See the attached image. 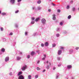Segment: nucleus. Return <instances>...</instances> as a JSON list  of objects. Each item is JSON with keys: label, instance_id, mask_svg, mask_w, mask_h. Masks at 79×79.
<instances>
[{"label": "nucleus", "instance_id": "nucleus-1", "mask_svg": "<svg viewBox=\"0 0 79 79\" xmlns=\"http://www.w3.org/2000/svg\"><path fill=\"white\" fill-rule=\"evenodd\" d=\"M41 21L43 24H45L46 23V20L45 19H41Z\"/></svg>", "mask_w": 79, "mask_h": 79}, {"label": "nucleus", "instance_id": "nucleus-2", "mask_svg": "<svg viewBox=\"0 0 79 79\" xmlns=\"http://www.w3.org/2000/svg\"><path fill=\"white\" fill-rule=\"evenodd\" d=\"M26 68H27V66L26 65H25V66H23V67L22 68V71H24L26 69Z\"/></svg>", "mask_w": 79, "mask_h": 79}, {"label": "nucleus", "instance_id": "nucleus-3", "mask_svg": "<svg viewBox=\"0 0 79 79\" xmlns=\"http://www.w3.org/2000/svg\"><path fill=\"white\" fill-rule=\"evenodd\" d=\"M56 16L55 15V14H53L52 15V19L53 20H55L56 19V17H55Z\"/></svg>", "mask_w": 79, "mask_h": 79}, {"label": "nucleus", "instance_id": "nucleus-4", "mask_svg": "<svg viewBox=\"0 0 79 79\" xmlns=\"http://www.w3.org/2000/svg\"><path fill=\"white\" fill-rule=\"evenodd\" d=\"M9 58L8 57H6L5 59V61H6V62H7V61H9Z\"/></svg>", "mask_w": 79, "mask_h": 79}, {"label": "nucleus", "instance_id": "nucleus-5", "mask_svg": "<svg viewBox=\"0 0 79 79\" xmlns=\"http://www.w3.org/2000/svg\"><path fill=\"white\" fill-rule=\"evenodd\" d=\"M10 2L12 4H14L15 2V0H10Z\"/></svg>", "mask_w": 79, "mask_h": 79}, {"label": "nucleus", "instance_id": "nucleus-6", "mask_svg": "<svg viewBox=\"0 0 79 79\" xmlns=\"http://www.w3.org/2000/svg\"><path fill=\"white\" fill-rule=\"evenodd\" d=\"M19 79H24V77L22 75H21L19 77Z\"/></svg>", "mask_w": 79, "mask_h": 79}, {"label": "nucleus", "instance_id": "nucleus-7", "mask_svg": "<svg viewBox=\"0 0 79 79\" xmlns=\"http://www.w3.org/2000/svg\"><path fill=\"white\" fill-rule=\"evenodd\" d=\"M61 50H59L58 52V55H61Z\"/></svg>", "mask_w": 79, "mask_h": 79}, {"label": "nucleus", "instance_id": "nucleus-8", "mask_svg": "<svg viewBox=\"0 0 79 79\" xmlns=\"http://www.w3.org/2000/svg\"><path fill=\"white\" fill-rule=\"evenodd\" d=\"M44 45L45 46H46V47H47V46H48V42H46L45 43Z\"/></svg>", "mask_w": 79, "mask_h": 79}, {"label": "nucleus", "instance_id": "nucleus-9", "mask_svg": "<svg viewBox=\"0 0 79 79\" xmlns=\"http://www.w3.org/2000/svg\"><path fill=\"white\" fill-rule=\"evenodd\" d=\"M67 67L68 69H70L72 68V66L71 65H68L67 66Z\"/></svg>", "mask_w": 79, "mask_h": 79}, {"label": "nucleus", "instance_id": "nucleus-10", "mask_svg": "<svg viewBox=\"0 0 79 79\" xmlns=\"http://www.w3.org/2000/svg\"><path fill=\"white\" fill-rule=\"evenodd\" d=\"M23 73L22 72H20L19 73H18V76H20V75H21V74H22Z\"/></svg>", "mask_w": 79, "mask_h": 79}, {"label": "nucleus", "instance_id": "nucleus-11", "mask_svg": "<svg viewBox=\"0 0 79 79\" xmlns=\"http://www.w3.org/2000/svg\"><path fill=\"white\" fill-rule=\"evenodd\" d=\"M42 8L41 7H40V6L37 7V9L38 10H41Z\"/></svg>", "mask_w": 79, "mask_h": 79}, {"label": "nucleus", "instance_id": "nucleus-12", "mask_svg": "<svg viewBox=\"0 0 79 79\" xmlns=\"http://www.w3.org/2000/svg\"><path fill=\"white\" fill-rule=\"evenodd\" d=\"M34 54H35V52H34L33 51L31 52V55H32V56H33V55H34Z\"/></svg>", "mask_w": 79, "mask_h": 79}, {"label": "nucleus", "instance_id": "nucleus-13", "mask_svg": "<svg viewBox=\"0 0 79 79\" xmlns=\"http://www.w3.org/2000/svg\"><path fill=\"white\" fill-rule=\"evenodd\" d=\"M1 52H5V49L3 48L2 49V50H1Z\"/></svg>", "mask_w": 79, "mask_h": 79}, {"label": "nucleus", "instance_id": "nucleus-14", "mask_svg": "<svg viewBox=\"0 0 79 79\" xmlns=\"http://www.w3.org/2000/svg\"><path fill=\"white\" fill-rule=\"evenodd\" d=\"M40 19V18H38L36 19H35V21H36V22H37V21H38Z\"/></svg>", "mask_w": 79, "mask_h": 79}, {"label": "nucleus", "instance_id": "nucleus-15", "mask_svg": "<svg viewBox=\"0 0 79 79\" xmlns=\"http://www.w3.org/2000/svg\"><path fill=\"white\" fill-rule=\"evenodd\" d=\"M28 79H31V75H29L28 76Z\"/></svg>", "mask_w": 79, "mask_h": 79}, {"label": "nucleus", "instance_id": "nucleus-16", "mask_svg": "<svg viewBox=\"0 0 79 79\" xmlns=\"http://www.w3.org/2000/svg\"><path fill=\"white\" fill-rule=\"evenodd\" d=\"M21 58L19 57H17V60H19L20 59H21Z\"/></svg>", "mask_w": 79, "mask_h": 79}, {"label": "nucleus", "instance_id": "nucleus-17", "mask_svg": "<svg viewBox=\"0 0 79 79\" xmlns=\"http://www.w3.org/2000/svg\"><path fill=\"white\" fill-rule=\"evenodd\" d=\"M37 3H38V4H40V3H41V0H39L37 2Z\"/></svg>", "mask_w": 79, "mask_h": 79}, {"label": "nucleus", "instance_id": "nucleus-18", "mask_svg": "<svg viewBox=\"0 0 79 79\" xmlns=\"http://www.w3.org/2000/svg\"><path fill=\"white\" fill-rule=\"evenodd\" d=\"M72 10H73V11H75L76 9L75 8L73 7V8H72Z\"/></svg>", "mask_w": 79, "mask_h": 79}, {"label": "nucleus", "instance_id": "nucleus-19", "mask_svg": "<svg viewBox=\"0 0 79 79\" xmlns=\"http://www.w3.org/2000/svg\"><path fill=\"white\" fill-rule=\"evenodd\" d=\"M56 37H60V34H57L56 35Z\"/></svg>", "mask_w": 79, "mask_h": 79}, {"label": "nucleus", "instance_id": "nucleus-20", "mask_svg": "<svg viewBox=\"0 0 79 79\" xmlns=\"http://www.w3.org/2000/svg\"><path fill=\"white\" fill-rule=\"evenodd\" d=\"M56 47V44H52V47Z\"/></svg>", "mask_w": 79, "mask_h": 79}, {"label": "nucleus", "instance_id": "nucleus-21", "mask_svg": "<svg viewBox=\"0 0 79 79\" xmlns=\"http://www.w3.org/2000/svg\"><path fill=\"white\" fill-rule=\"evenodd\" d=\"M37 70H38V71H39V70H40L41 69H40V68L39 67H37Z\"/></svg>", "mask_w": 79, "mask_h": 79}, {"label": "nucleus", "instance_id": "nucleus-22", "mask_svg": "<svg viewBox=\"0 0 79 79\" xmlns=\"http://www.w3.org/2000/svg\"><path fill=\"white\" fill-rule=\"evenodd\" d=\"M71 18V15H70L68 16V18L69 19H70Z\"/></svg>", "mask_w": 79, "mask_h": 79}, {"label": "nucleus", "instance_id": "nucleus-23", "mask_svg": "<svg viewBox=\"0 0 79 79\" xmlns=\"http://www.w3.org/2000/svg\"><path fill=\"white\" fill-rule=\"evenodd\" d=\"M2 15H6V13H2Z\"/></svg>", "mask_w": 79, "mask_h": 79}, {"label": "nucleus", "instance_id": "nucleus-24", "mask_svg": "<svg viewBox=\"0 0 79 79\" xmlns=\"http://www.w3.org/2000/svg\"><path fill=\"white\" fill-rule=\"evenodd\" d=\"M35 23V22H34V21H31V24H34Z\"/></svg>", "mask_w": 79, "mask_h": 79}, {"label": "nucleus", "instance_id": "nucleus-25", "mask_svg": "<svg viewBox=\"0 0 79 79\" xmlns=\"http://www.w3.org/2000/svg\"><path fill=\"white\" fill-rule=\"evenodd\" d=\"M60 26H63V23H62V22L60 23Z\"/></svg>", "mask_w": 79, "mask_h": 79}, {"label": "nucleus", "instance_id": "nucleus-26", "mask_svg": "<svg viewBox=\"0 0 79 79\" xmlns=\"http://www.w3.org/2000/svg\"><path fill=\"white\" fill-rule=\"evenodd\" d=\"M1 31H3V27H1L0 28Z\"/></svg>", "mask_w": 79, "mask_h": 79}, {"label": "nucleus", "instance_id": "nucleus-27", "mask_svg": "<svg viewBox=\"0 0 79 79\" xmlns=\"http://www.w3.org/2000/svg\"><path fill=\"white\" fill-rule=\"evenodd\" d=\"M60 11H61V10H60V9L58 10H57V12H58V13H60Z\"/></svg>", "mask_w": 79, "mask_h": 79}, {"label": "nucleus", "instance_id": "nucleus-28", "mask_svg": "<svg viewBox=\"0 0 79 79\" xmlns=\"http://www.w3.org/2000/svg\"><path fill=\"white\" fill-rule=\"evenodd\" d=\"M32 20H34L35 19V18L34 17H32L31 18Z\"/></svg>", "mask_w": 79, "mask_h": 79}, {"label": "nucleus", "instance_id": "nucleus-29", "mask_svg": "<svg viewBox=\"0 0 79 79\" xmlns=\"http://www.w3.org/2000/svg\"><path fill=\"white\" fill-rule=\"evenodd\" d=\"M19 12V10H18L17 11H15V13H18Z\"/></svg>", "mask_w": 79, "mask_h": 79}, {"label": "nucleus", "instance_id": "nucleus-30", "mask_svg": "<svg viewBox=\"0 0 79 79\" xmlns=\"http://www.w3.org/2000/svg\"><path fill=\"white\" fill-rule=\"evenodd\" d=\"M47 69H49V66L48 65H47Z\"/></svg>", "mask_w": 79, "mask_h": 79}, {"label": "nucleus", "instance_id": "nucleus-31", "mask_svg": "<svg viewBox=\"0 0 79 79\" xmlns=\"http://www.w3.org/2000/svg\"><path fill=\"white\" fill-rule=\"evenodd\" d=\"M38 75L35 76V78H37L38 77Z\"/></svg>", "mask_w": 79, "mask_h": 79}, {"label": "nucleus", "instance_id": "nucleus-32", "mask_svg": "<svg viewBox=\"0 0 79 79\" xmlns=\"http://www.w3.org/2000/svg\"><path fill=\"white\" fill-rule=\"evenodd\" d=\"M27 58H30V55H28L27 57Z\"/></svg>", "mask_w": 79, "mask_h": 79}, {"label": "nucleus", "instance_id": "nucleus-33", "mask_svg": "<svg viewBox=\"0 0 79 79\" xmlns=\"http://www.w3.org/2000/svg\"><path fill=\"white\" fill-rule=\"evenodd\" d=\"M10 35H13V33H10V34H9Z\"/></svg>", "mask_w": 79, "mask_h": 79}, {"label": "nucleus", "instance_id": "nucleus-34", "mask_svg": "<svg viewBox=\"0 0 79 79\" xmlns=\"http://www.w3.org/2000/svg\"><path fill=\"white\" fill-rule=\"evenodd\" d=\"M41 47H44V44H41Z\"/></svg>", "mask_w": 79, "mask_h": 79}, {"label": "nucleus", "instance_id": "nucleus-35", "mask_svg": "<svg viewBox=\"0 0 79 79\" xmlns=\"http://www.w3.org/2000/svg\"><path fill=\"white\" fill-rule=\"evenodd\" d=\"M25 35H27V32H25Z\"/></svg>", "mask_w": 79, "mask_h": 79}, {"label": "nucleus", "instance_id": "nucleus-36", "mask_svg": "<svg viewBox=\"0 0 79 79\" xmlns=\"http://www.w3.org/2000/svg\"><path fill=\"white\" fill-rule=\"evenodd\" d=\"M79 48L77 47L76 48V50H79Z\"/></svg>", "mask_w": 79, "mask_h": 79}, {"label": "nucleus", "instance_id": "nucleus-37", "mask_svg": "<svg viewBox=\"0 0 79 79\" xmlns=\"http://www.w3.org/2000/svg\"><path fill=\"white\" fill-rule=\"evenodd\" d=\"M57 60H60V57H58V58H57Z\"/></svg>", "mask_w": 79, "mask_h": 79}, {"label": "nucleus", "instance_id": "nucleus-38", "mask_svg": "<svg viewBox=\"0 0 79 79\" xmlns=\"http://www.w3.org/2000/svg\"><path fill=\"white\" fill-rule=\"evenodd\" d=\"M69 5L67 6V9H69Z\"/></svg>", "mask_w": 79, "mask_h": 79}, {"label": "nucleus", "instance_id": "nucleus-39", "mask_svg": "<svg viewBox=\"0 0 79 79\" xmlns=\"http://www.w3.org/2000/svg\"><path fill=\"white\" fill-rule=\"evenodd\" d=\"M51 11V10H50V9H49L48 10V11H49V12H50Z\"/></svg>", "mask_w": 79, "mask_h": 79}, {"label": "nucleus", "instance_id": "nucleus-40", "mask_svg": "<svg viewBox=\"0 0 79 79\" xmlns=\"http://www.w3.org/2000/svg\"><path fill=\"white\" fill-rule=\"evenodd\" d=\"M56 69V67H53V70H55V69Z\"/></svg>", "mask_w": 79, "mask_h": 79}, {"label": "nucleus", "instance_id": "nucleus-41", "mask_svg": "<svg viewBox=\"0 0 79 79\" xmlns=\"http://www.w3.org/2000/svg\"><path fill=\"white\" fill-rule=\"evenodd\" d=\"M21 0H18V2H21Z\"/></svg>", "mask_w": 79, "mask_h": 79}, {"label": "nucleus", "instance_id": "nucleus-42", "mask_svg": "<svg viewBox=\"0 0 79 79\" xmlns=\"http://www.w3.org/2000/svg\"><path fill=\"white\" fill-rule=\"evenodd\" d=\"M61 49H63L64 48L63 47H60Z\"/></svg>", "mask_w": 79, "mask_h": 79}, {"label": "nucleus", "instance_id": "nucleus-43", "mask_svg": "<svg viewBox=\"0 0 79 79\" xmlns=\"http://www.w3.org/2000/svg\"><path fill=\"white\" fill-rule=\"evenodd\" d=\"M61 66V64L58 65V66L59 67H60V66Z\"/></svg>", "mask_w": 79, "mask_h": 79}, {"label": "nucleus", "instance_id": "nucleus-44", "mask_svg": "<svg viewBox=\"0 0 79 79\" xmlns=\"http://www.w3.org/2000/svg\"><path fill=\"white\" fill-rule=\"evenodd\" d=\"M32 9V10H34V9H35V7H33Z\"/></svg>", "mask_w": 79, "mask_h": 79}, {"label": "nucleus", "instance_id": "nucleus-45", "mask_svg": "<svg viewBox=\"0 0 79 79\" xmlns=\"http://www.w3.org/2000/svg\"><path fill=\"white\" fill-rule=\"evenodd\" d=\"M45 57H44V58H42V60H45Z\"/></svg>", "mask_w": 79, "mask_h": 79}, {"label": "nucleus", "instance_id": "nucleus-46", "mask_svg": "<svg viewBox=\"0 0 79 79\" xmlns=\"http://www.w3.org/2000/svg\"><path fill=\"white\" fill-rule=\"evenodd\" d=\"M39 62H40V60H38L37 62V64H39Z\"/></svg>", "mask_w": 79, "mask_h": 79}, {"label": "nucleus", "instance_id": "nucleus-47", "mask_svg": "<svg viewBox=\"0 0 79 79\" xmlns=\"http://www.w3.org/2000/svg\"><path fill=\"white\" fill-rule=\"evenodd\" d=\"M46 63L48 64V61H47L46 62Z\"/></svg>", "mask_w": 79, "mask_h": 79}, {"label": "nucleus", "instance_id": "nucleus-48", "mask_svg": "<svg viewBox=\"0 0 79 79\" xmlns=\"http://www.w3.org/2000/svg\"><path fill=\"white\" fill-rule=\"evenodd\" d=\"M52 5H53L54 6H55V5H56L55 4H53V3H52Z\"/></svg>", "mask_w": 79, "mask_h": 79}, {"label": "nucleus", "instance_id": "nucleus-49", "mask_svg": "<svg viewBox=\"0 0 79 79\" xmlns=\"http://www.w3.org/2000/svg\"><path fill=\"white\" fill-rule=\"evenodd\" d=\"M45 69H44L43 71V72H45Z\"/></svg>", "mask_w": 79, "mask_h": 79}, {"label": "nucleus", "instance_id": "nucleus-50", "mask_svg": "<svg viewBox=\"0 0 79 79\" xmlns=\"http://www.w3.org/2000/svg\"><path fill=\"white\" fill-rule=\"evenodd\" d=\"M44 57H45V58H46V55L45 54L44 55Z\"/></svg>", "mask_w": 79, "mask_h": 79}, {"label": "nucleus", "instance_id": "nucleus-51", "mask_svg": "<svg viewBox=\"0 0 79 79\" xmlns=\"http://www.w3.org/2000/svg\"><path fill=\"white\" fill-rule=\"evenodd\" d=\"M2 13V11L1 10H0V14H1Z\"/></svg>", "mask_w": 79, "mask_h": 79}, {"label": "nucleus", "instance_id": "nucleus-52", "mask_svg": "<svg viewBox=\"0 0 79 79\" xmlns=\"http://www.w3.org/2000/svg\"><path fill=\"white\" fill-rule=\"evenodd\" d=\"M16 27H18V26L17 25H16Z\"/></svg>", "mask_w": 79, "mask_h": 79}, {"label": "nucleus", "instance_id": "nucleus-53", "mask_svg": "<svg viewBox=\"0 0 79 79\" xmlns=\"http://www.w3.org/2000/svg\"><path fill=\"white\" fill-rule=\"evenodd\" d=\"M10 74H11V75H12V73H10Z\"/></svg>", "mask_w": 79, "mask_h": 79}, {"label": "nucleus", "instance_id": "nucleus-54", "mask_svg": "<svg viewBox=\"0 0 79 79\" xmlns=\"http://www.w3.org/2000/svg\"><path fill=\"white\" fill-rule=\"evenodd\" d=\"M71 2H72V3H73V1H72Z\"/></svg>", "mask_w": 79, "mask_h": 79}, {"label": "nucleus", "instance_id": "nucleus-55", "mask_svg": "<svg viewBox=\"0 0 79 79\" xmlns=\"http://www.w3.org/2000/svg\"><path fill=\"white\" fill-rule=\"evenodd\" d=\"M49 64H50V65H51V64H50V63H49Z\"/></svg>", "mask_w": 79, "mask_h": 79}, {"label": "nucleus", "instance_id": "nucleus-56", "mask_svg": "<svg viewBox=\"0 0 79 79\" xmlns=\"http://www.w3.org/2000/svg\"><path fill=\"white\" fill-rule=\"evenodd\" d=\"M78 10H79V8L78 9Z\"/></svg>", "mask_w": 79, "mask_h": 79}, {"label": "nucleus", "instance_id": "nucleus-57", "mask_svg": "<svg viewBox=\"0 0 79 79\" xmlns=\"http://www.w3.org/2000/svg\"><path fill=\"white\" fill-rule=\"evenodd\" d=\"M50 1H51V0H49Z\"/></svg>", "mask_w": 79, "mask_h": 79}, {"label": "nucleus", "instance_id": "nucleus-58", "mask_svg": "<svg viewBox=\"0 0 79 79\" xmlns=\"http://www.w3.org/2000/svg\"><path fill=\"white\" fill-rule=\"evenodd\" d=\"M57 77H58V76H57Z\"/></svg>", "mask_w": 79, "mask_h": 79}]
</instances>
